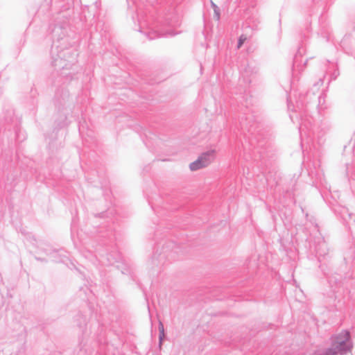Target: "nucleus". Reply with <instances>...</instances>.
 I'll return each instance as SVG.
<instances>
[{
	"label": "nucleus",
	"mask_w": 355,
	"mask_h": 355,
	"mask_svg": "<svg viewBox=\"0 0 355 355\" xmlns=\"http://www.w3.org/2000/svg\"><path fill=\"white\" fill-rule=\"evenodd\" d=\"M352 343L347 331L340 332L331 338V344L322 355H352Z\"/></svg>",
	"instance_id": "nucleus-1"
},
{
	"label": "nucleus",
	"mask_w": 355,
	"mask_h": 355,
	"mask_svg": "<svg viewBox=\"0 0 355 355\" xmlns=\"http://www.w3.org/2000/svg\"><path fill=\"white\" fill-rule=\"evenodd\" d=\"M214 154V150H209L201 154L196 161L190 164V170L195 171L207 166L211 162Z\"/></svg>",
	"instance_id": "nucleus-2"
},
{
	"label": "nucleus",
	"mask_w": 355,
	"mask_h": 355,
	"mask_svg": "<svg viewBox=\"0 0 355 355\" xmlns=\"http://www.w3.org/2000/svg\"><path fill=\"white\" fill-rule=\"evenodd\" d=\"M246 40H247V37L245 35H241L239 37V40H238L237 48L240 49L242 46V45L243 44V43L246 41Z\"/></svg>",
	"instance_id": "nucleus-3"
},
{
	"label": "nucleus",
	"mask_w": 355,
	"mask_h": 355,
	"mask_svg": "<svg viewBox=\"0 0 355 355\" xmlns=\"http://www.w3.org/2000/svg\"><path fill=\"white\" fill-rule=\"evenodd\" d=\"M212 6H213V8H214V13H215V16H216V20H219V19H220V11H219V9H218V6L216 4L212 3Z\"/></svg>",
	"instance_id": "nucleus-4"
},
{
	"label": "nucleus",
	"mask_w": 355,
	"mask_h": 355,
	"mask_svg": "<svg viewBox=\"0 0 355 355\" xmlns=\"http://www.w3.org/2000/svg\"><path fill=\"white\" fill-rule=\"evenodd\" d=\"M159 332H160V340H162L163 337L164 336V325L162 323L159 324Z\"/></svg>",
	"instance_id": "nucleus-5"
}]
</instances>
